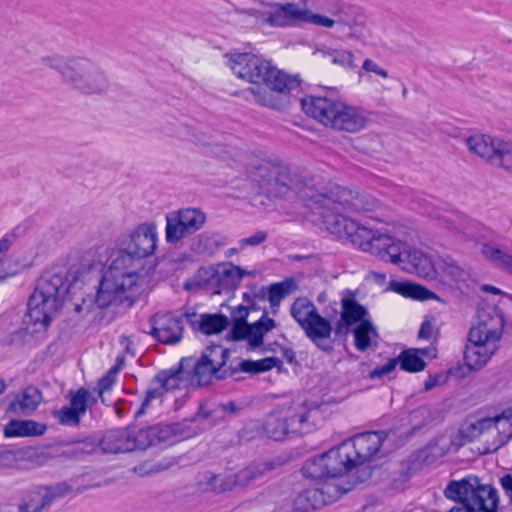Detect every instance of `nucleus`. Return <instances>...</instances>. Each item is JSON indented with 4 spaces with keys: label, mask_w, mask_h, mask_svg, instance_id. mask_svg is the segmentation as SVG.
<instances>
[{
    "label": "nucleus",
    "mask_w": 512,
    "mask_h": 512,
    "mask_svg": "<svg viewBox=\"0 0 512 512\" xmlns=\"http://www.w3.org/2000/svg\"><path fill=\"white\" fill-rule=\"evenodd\" d=\"M188 379H186L179 365H175L169 369L160 370L150 381V387L145 393L141 406L135 413V419L143 416L150 403L154 399L161 398L165 392L180 389L181 387H189Z\"/></svg>",
    "instance_id": "f3484780"
},
{
    "label": "nucleus",
    "mask_w": 512,
    "mask_h": 512,
    "mask_svg": "<svg viewBox=\"0 0 512 512\" xmlns=\"http://www.w3.org/2000/svg\"><path fill=\"white\" fill-rule=\"evenodd\" d=\"M220 350L221 344L212 343L202 351L200 357L188 356L180 359L178 365L190 387H207L213 383Z\"/></svg>",
    "instance_id": "ddd939ff"
},
{
    "label": "nucleus",
    "mask_w": 512,
    "mask_h": 512,
    "mask_svg": "<svg viewBox=\"0 0 512 512\" xmlns=\"http://www.w3.org/2000/svg\"><path fill=\"white\" fill-rule=\"evenodd\" d=\"M290 314L317 348L324 347L321 342L332 333V324L318 312L308 298H296L290 307Z\"/></svg>",
    "instance_id": "f8f14e48"
},
{
    "label": "nucleus",
    "mask_w": 512,
    "mask_h": 512,
    "mask_svg": "<svg viewBox=\"0 0 512 512\" xmlns=\"http://www.w3.org/2000/svg\"><path fill=\"white\" fill-rule=\"evenodd\" d=\"M153 316L150 321L153 326L150 334L161 344L174 345L181 341L183 333V315L175 317L171 312L161 316L157 321Z\"/></svg>",
    "instance_id": "5701e85b"
},
{
    "label": "nucleus",
    "mask_w": 512,
    "mask_h": 512,
    "mask_svg": "<svg viewBox=\"0 0 512 512\" xmlns=\"http://www.w3.org/2000/svg\"><path fill=\"white\" fill-rule=\"evenodd\" d=\"M510 439H512V430H509L508 433L505 431L498 430L496 437L493 441H486L483 443V449L480 452L481 455H487L497 452L500 448L505 446Z\"/></svg>",
    "instance_id": "6e6d98bb"
},
{
    "label": "nucleus",
    "mask_w": 512,
    "mask_h": 512,
    "mask_svg": "<svg viewBox=\"0 0 512 512\" xmlns=\"http://www.w3.org/2000/svg\"><path fill=\"white\" fill-rule=\"evenodd\" d=\"M335 20L338 24L352 28L354 26H362L365 23L366 17L361 7L345 3L338 18Z\"/></svg>",
    "instance_id": "37998d69"
},
{
    "label": "nucleus",
    "mask_w": 512,
    "mask_h": 512,
    "mask_svg": "<svg viewBox=\"0 0 512 512\" xmlns=\"http://www.w3.org/2000/svg\"><path fill=\"white\" fill-rule=\"evenodd\" d=\"M301 22L303 23H312L316 26H321L325 28H332L336 24V20L333 18H330L328 16L312 13L308 9L302 10V19Z\"/></svg>",
    "instance_id": "13d9d810"
},
{
    "label": "nucleus",
    "mask_w": 512,
    "mask_h": 512,
    "mask_svg": "<svg viewBox=\"0 0 512 512\" xmlns=\"http://www.w3.org/2000/svg\"><path fill=\"white\" fill-rule=\"evenodd\" d=\"M140 276L139 269H130L127 265H120L114 268V260L109 270L102 275L97 287L98 300L103 307H119L127 302L128 307H132L136 298L127 295V285L125 279H132ZM132 282L128 285L130 287Z\"/></svg>",
    "instance_id": "1a4fd4ad"
},
{
    "label": "nucleus",
    "mask_w": 512,
    "mask_h": 512,
    "mask_svg": "<svg viewBox=\"0 0 512 512\" xmlns=\"http://www.w3.org/2000/svg\"><path fill=\"white\" fill-rule=\"evenodd\" d=\"M189 419L170 424L157 423L147 426L151 447H168L175 444L180 439H187L193 435L192 429L187 424Z\"/></svg>",
    "instance_id": "4be33fe9"
},
{
    "label": "nucleus",
    "mask_w": 512,
    "mask_h": 512,
    "mask_svg": "<svg viewBox=\"0 0 512 512\" xmlns=\"http://www.w3.org/2000/svg\"><path fill=\"white\" fill-rule=\"evenodd\" d=\"M85 270L71 266L64 273L46 271L37 280L36 287L27 301L23 325L4 335L0 342L5 346L21 347L29 336L46 332L53 314L62 309L72 286L80 280Z\"/></svg>",
    "instance_id": "f257e3e1"
},
{
    "label": "nucleus",
    "mask_w": 512,
    "mask_h": 512,
    "mask_svg": "<svg viewBox=\"0 0 512 512\" xmlns=\"http://www.w3.org/2000/svg\"><path fill=\"white\" fill-rule=\"evenodd\" d=\"M272 462H264L257 465H250L236 473L219 474L218 488H214V493L220 494L232 491L237 487H246L252 482L262 477L265 473L274 469Z\"/></svg>",
    "instance_id": "412c9836"
},
{
    "label": "nucleus",
    "mask_w": 512,
    "mask_h": 512,
    "mask_svg": "<svg viewBox=\"0 0 512 512\" xmlns=\"http://www.w3.org/2000/svg\"><path fill=\"white\" fill-rule=\"evenodd\" d=\"M62 446H73L63 452V455L75 459L82 460L85 455L94 454L98 446V437L96 435H87L83 438H74L61 443Z\"/></svg>",
    "instance_id": "2f4dec72"
},
{
    "label": "nucleus",
    "mask_w": 512,
    "mask_h": 512,
    "mask_svg": "<svg viewBox=\"0 0 512 512\" xmlns=\"http://www.w3.org/2000/svg\"><path fill=\"white\" fill-rule=\"evenodd\" d=\"M52 416L58 420L60 425L70 427H78L83 417L69 405H65L59 410H53Z\"/></svg>",
    "instance_id": "3c124183"
},
{
    "label": "nucleus",
    "mask_w": 512,
    "mask_h": 512,
    "mask_svg": "<svg viewBox=\"0 0 512 512\" xmlns=\"http://www.w3.org/2000/svg\"><path fill=\"white\" fill-rule=\"evenodd\" d=\"M416 351L414 348H407L394 357L400 370L408 373H418L426 368V361Z\"/></svg>",
    "instance_id": "c9c22d12"
},
{
    "label": "nucleus",
    "mask_w": 512,
    "mask_h": 512,
    "mask_svg": "<svg viewBox=\"0 0 512 512\" xmlns=\"http://www.w3.org/2000/svg\"><path fill=\"white\" fill-rule=\"evenodd\" d=\"M448 381V375L444 373H437L434 375H429L428 378L424 381V390L430 391L437 386L443 385Z\"/></svg>",
    "instance_id": "338daca9"
},
{
    "label": "nucleus",
    "mask_w": 512,
    "mask_h": 512,
    "mask_svg": "<svg viewBox=\"0 0 512 512\" xmlns=\"http://www.w3.org/2000/svg\"><path fill=\"white\" fill-rule=\"evenodd\" d=\"M191 235L177 211L166 214L165 239L168 244H176Z\"/></svg>",
    "instance_id": "f704fd0d"
},
{
    "label": "nucleus",
    "mask_w": 512,
    "mask_h": 512,
    "mask_svg": "<svg viewBox=\"0 0 512 512\" xmlns=\"http://www.w3.org/2000/svg\"><path fill=\"white\" fill-rule=\"evenodd\" d=\"M42 401V392L35 386H27L16 398L11 401L6 409V414L30 415Z\"/></svg>",
    "instance_id": "bb28decb"
},
{
    "label": "nucleus",
    "mask_w": 512,
    "mask_h": 512,
    "mask_svg": "<svg viewBox=\"0 0 512 512\" xmlns=\"http://www.w3.org/2000/svg\"><path fill=\"white\" fill-rule=\"evenodd\" d=\"M358 290L345 289L342 291L340 319L351 325H357L371 319L368 309L356 300Z\"/></svg>",
    "instance_id": "a878e982"
},
{
    "label": "nucleus",
    "mask_w": 512,
    "mask_h": 512,
    "mask_svg": "<svg viewBox=\"0 0 512 512\" xmlns=\"http://www.w3.org/2000/svg\"><path fill=\"white\" fill-rule=\"evenodd\" d=\"M230 330L226 334V340L232 342L248 341L247 349L250 350V328L249 322L230 320Z\"/></svg>",
    "instance_id": "603ef678"
},
{
    "label": "nucleus",
    "mask_w": 512,
    "mask_h": 512,
    "mask_svg": "<svg viewBox=\"0 0 512 512\" xmlns=\"http://www.w3.org/2000/svg\"><path fill=\"white\" fill-rule=\"evenodd\" d=\"M147 426L136 430V425L114 428L98 437V446L104 454H119L151 447Z\"/></svg>",
    "instance_id": "9b49d317"
},
{
    "label": "nucleus",
    "mask_w": 512,
    "mask_h": 512,
    "mask_svg": "<svg viewBox=\"0 0 512 512\" xmlns=\"http://www.w3.org/2000/svg\"><path fill=\"white\" fill-rule=\"evenodd\" d=\"M157 241L154 222L139 224L131 232L121 234L116 240L118 256L114 259V268L127 265L131 269L135 262L153 255L157 248Z\"/></svg>",
    "instance_id": "0eeeda50"
},
{
    "label": "nucleus",
    "mask_w": 512,
    "mask_h": 512,
    "mask_svg": "<svg viewBox=\"0 0 512 512\" xmlns=\"http://www.w3.org/2000/svg\"><path fill=\"white\" fill-rule=\"evenodd\" d=\"M410 268L403 267L409 271L415 272L418 276L424 279H434L437 270L434 263L428 255L420 250L414 249L407 252V260Z\"/></svg>",
    "instance_id": "c756f323"
},
{
    "label": "nucleus",
    "mask_w": 512,
    "mask_h": 512,
    "mask_svg": "<svg viewBox=\"0 0 512 512\" xmlns=\"http://www.w3.org/2000/svg\"><path fill=\"white\" fill-rule=\"evenodd\" d=\"M302 10L297 4L288 2L278 3L269 12H262L253 8L243 12L255 18H262L263 22L270 27L285 28L298 26L301 23Z\"/></svg>",
    "instance_id": "aec40b11"
},
{
    "label": "nucleus",
    "mask_w": 512,
    "mask_h": 512,
    "mask_svg": "<svg viewBox=\"0 0 512 512\" xmlns=\"http://www.w3.org/2000/svg\"><path fill=\"white\" fill-rule=\"evenodd\" d=\"M389 289L405 298L417 301L436 300L443 302L442 298L427 287L408 280H391Z\"/></svg>",
    "instance_id": "cd10ccee"
},
{
    "label": "nucleus",
    "mask_w": 512,
    "mask_h": 512,
    "mask_svg": "<svg viewBox=\"0 0 512 512\" xmlns=\"http://www.w3.org/2000/svg\"><path fill=\"white\" fill-rule=\"evenodd\" d=\"M225 57L238 78L258 85L244 91L255 102L279 111H284L291 105L288 94L300 86L301 79L298 74L289 75L263 56L251 52L228 53Z\"/></svg>",
    "instance_id": "f03ea898"
},
{
    "label": "nucleus",
    "mask_w": 512,
    "mask_h": 512,
    "mask_svg": "<svg viewBox=\"0 0 512 512\" xmlns=\"http://www.w3.org/2000/svg\"><path fill=\"white\" fill-rule=\"evenodd\" d=\"M185 225L193 235L199 231L206 221V215L198 208H183L177 210Z\"/></svg>",
    "instance_id": "de8ad7c7"
},
{
    "label": "nucleus",
    "mask_w": 512,
    "mask_h": 512,
    "mask_svg": "<svg viewBox=\"0 0 512 512\" xmlns=\"http://www.w3.org/2000/svg\"><path fill=\"white\" fill-rule=\"evenodd\" d=\"M458 483L457 480H451L444 490V495L447 499L464 505V500L467 499V497L461 496Z\"/></svg>",
    "instance_id": "0e129e2a"
},
{
    "label": "nucleus",
    "mask_w": 512,
    "mask_h": 512,
    "mask_svg": "<svg viewBox=\"0 0 512 512\" xmlns=\"http://www.w3.org/2000/svg\"><path fill=\"white\" fill-rule=\"evenodd\" d=\"M249 176L268 197L281 198L295 191L297 175L278 159H261L249 168Z\"/></svg>",
    "instance_id": "6e6552de"
},
{
    "label": "nucleus",
    "mask_w": 512,
    "mask_h": 512,
    "mask_svg": "<svg viewBox=\"0 0 512 512\" xmlns=\"http://www.w3.org/2000/svg\"><path fill=\"white\" fill-rule=\"evenodd\" d=\"M319 7L324 9L327 13L338 18L341 9H343L345 2L342 0H316Z\"/></svg>",
    "instance_id": "e2e57ef3"
},
{
    "label": "nucleus",
    "mask_w": 512,
    "mask_h": 512,
    "mask_svg": "<svg viewBox=\"0 0 512 512\" xmlns=\"http://www.w3.org/2000/svg\"><path fill=\"white\" fill-rule=\"evenodd\" d=\"M469 151L486 159L494 166L508 170L512 155V142L486 134L471 135L466 139Z\"/></svg>",
    "instance_id": "2eb2a0df"
},
{
    "label": "nucleus",
    "mask_w": 512,
    "mask_h": 512,
    "mask_svg": "<svg viewBox=\"0 0 512 512\" xmlns=\"http://www.w3.org/2000/svg\"><path fill=\"white\" fill-rule=\"evenodd\" d=\"M471 437L459 426L457 431L450 435V448L453 452H458L465 445L472 443Z\"/></svg>",
    "instance_id": "bf43d9fd"
},
{
    "label": "nucleus",
    "mask_w": 512,
    "mask_h": 512,
    "mask_svg": "<svg viewBox=\"0 0 512 512\" xmlns=\"http://www.w3.org/2000/svg\"><path fill=\"white\" fill-rule=\"evenodd\" d=\"M492 309L498 318L499 327L489 328L488 320L493 319L492 314L478 309V320L471 326L467 334L464 364L449 368L448 377L463 379L472 371L481 370L499 349L498 342L501 340L506 319L503 310L498 305H494Z\"/></svg>",
    "instance_id": "20e7f679"
},
{
    "label": "nucleus",
    "mask_w": 512,
    "mask_h": 512,
    "mask_svg": "<svg viewBox=\"0 0 512 512\" xmlns=\"http://www.w3.org/2000/svg\"><path fill=\"white\" fill-rule=\"evenodd\" d=\"M281 365V359L275 356L265 357L259 360L244 359L238 364V372L257 375L268 372Z\"/></svg>",
    "instance_id": "e433bc0d"
},
{
    "label": "nucleus",
    "mask_w": 512,
    "mask_h": 512,
    "mask_svg": "<svg viewBox=\"0 0 512 512\" xmlns=\"http://www.w3.org/2000/svg\"><path fill=\"white\" fill-rule=\"evenodd\" d=\"M218 277V269L209 267H200L194 274L192 279H188L184 282L183 288L186 291H193L200 289L205 286L211 285L216 287V278Z\"/></svg>",
    "instance_id": "4c0bfd02"
},
{
    "label": "nucleus",
    "mask_w": 512,
    "mask_h": 512,
    "mask_svg": "<svg viewBox=\"0 0 512 512\" xmlns=\"http://www.w3.org/2000/svg\"><path fill=\"white\" fill-rule=\"evenodd\" d=\"M346 490L338 485L310 486L297 493L293 501L295 512H314L337 501Z\"/></svg>",
    "instance_id": "6ab92c4d"
},
{
    "label": "nucleus",
    "mask_w": 512,
    "mask_h": 512,
    "mask_svg": "<svg viewBox=\"0 0 512 512\" xmlns=\"http://www.w3.org/2000/svg\"><path fill=\"white\" fill-rule=\"evenodd\" d=\"M307 207L313 213H319L326 230L339 238L350 240L353 245L361 248L370 229L357 223L343 214L344 211H370L375 207V199L366 198L358 192L336 186L329 194H313Z\"/></svg>",
    "instance_id": "7ed1b4c3"
},
{
    "label": "nucleus",
    "mask_w": 512,
    "mask_h": 512,
    "mask_svg": "<svg viewBox=\"0 0 512 512\" xmlns=\"http://www.w3.org/2000/svg\"><path fill=\"white\" fill-rule=\"evenodd\" d=\"M47 426L31 419H12L4 427L5 438L37 437L45 434Z\"/></svg>",
    "instance_id": "c85d7f7f"
},
{
    "label": "nucleus",
    "mask_w": 512,
    "mask_h": 512,
    "mask_svg": "<svg viewBox=\"0 0 512 512\" xmlns=\"http://www.w3.org/2000/svg\"><path fill=\"white\" fill-rule=\"evenodd\" d=\"M473 481L476 483L474 491L470 497L464 500V512H480L488 505L487 495L490 494L492 489H496L493 485L480 483L478 476H473Z\"/></svg>",
    "instance_id": "72a5a7b5"
},
{
    "label": "nucleus",
    "mask_w": 512,
    "mask_h": 512,
    "mask_svg": "<svg viewBox=\"0 0 512 512\" xmlns=\"http://www.w3.org/2000/svg\"><path fill=\"white\" fill-rule=\"evenodd\" d=\"M221 417L222 416H219V408L217 407V404H213L212 407H207L206 403L200 402L197 411L191 418H189V421L196 422L199 419H212L213 425H219L221 424Z\"/></svg>",
    "instance_id": "5fc2aeb1"
},
{
    "label": "nucleus",
    "mask_w": 512,
    "mask_h": 512,
    "mask_svg": "<svg viewBox=\"0 0 512 512\" xmlns=\"http://www.w3.org/2000/svg\"><path fill=\"white\" fill-rule=\"evenodd\" d=\"M481 252L484 257L497 263L504 271L512 276V255L488 243L482 245Z\"/></svg>",
    "instance_id": "c03bdc74"
},
{
    "label": "nucleus",
    "mask_w": 512,
    "mask_h": 512,
    "mask_svg": "<svg viewBox=\"0 0 512 512\" xmlns=\"http://www.w3.org/2000/svg\"><path fill=\"white\" fill-rule=\"evenodd\" d=\"M447 451L439 446L437 440L429 441L423 448L411 453V462H421L431 465L446 455Z\"/></svg>",
    "instance_id": "ea45409f"
},
{
    "label": "nucleus",
    "mask_w": 512,
    "mask_h": 512,
    "mask_svg": "<svg viewBox=\"0 0 512 512\" xmlns=\"http://www.w3.org/2000/svg\"><path fill=\"white\" fill-rule=\"evenodd\" d=\"M353 325L343 322L342 319H338L335 326H332V333L329 334L327 339H324L321 344L324 347L318 348L320 351L330 355L334 352V345L340 344L341 341H346L348 335L352 333Z\"/></svg>",
    "instance_id": "58836bf2"
},
{
    "label": "nucleus",
    "mask_w": 512,
    "mask_h": 512,
    "mask_svg": "<svg viewBox=\"0 0 512 512\" xmlns=\"http://www.w3.org/2000/svg\"><path fill=\"white\" fill-rule=\"evenodd\" d=\"M396 360L394 358H390L384 365L378 366L375 369L371 370L369 373V378L371 380L381 379L384 376L390 374L396 369Z\"/></svg>",
    "instance_id": "680f3d73"
},
{
    "label": "nucleus",
    "mask_w": 512,
    "mask_h": 512,
    "mask_svg": "<svg viewBox=\"0 0 512 512\" xmlns=\"http://www.w3.org/2000/svg\"><path fill=\"white\" fill-rule=\"evenodd\" d=\"M72 487L65 481L50 485H35L26 490L17 503H7L0 512H43L48 510L52 503L63 498Z\"/></svg>",
    "instance_id": "9d476101"
},
{
    "label": "nucleus",
    "mask_w": 512,
    "mask_h": 512,
    "mask_svg": "<svg viewBox=\"0 0 512 512\" xmlns=\"http://www.w3.org/2000/svg\"><path fill=\"white\" fill-rule=\"evenodd\" d=\"M183 317L193 330L207 336L220 334L230 326V319L220 312L203 313L199 319L196 312H185Z\"/></svg>",
    "instance_id": "b1692460"
},
{
    "label": "nucleus",
    "mask_w": 512,
    "mask_h": 512,
    "mask_svg": "<svg viewBox=\"0 0 512 512\" xmlns=\"http://www.w3.org/2000/svg\"><path fill=\"white\" fill-rule=\"evenodd\" d=\"M473 417L468 416L463 423H461V427L464 431L471 437V440L474 442L478 439L482 434L491 430L496 426V420L493 417H482L480 419H475L472 421Z\"/></svg>",
    "instance_id": "a19ab883"
},
{
    "label": "nucleus",
    "mask_w": 512,
    "mask_h": 512,
    "mask_svg": "<svg viewBox=\"0 0 512 512\" xmlns=\"http://www.w3.org/2000/svg\"><path fill=\"white\" fill-rule=\"evenodd\" d=\"M268 309L263 308L262 316L255 322H249L250 328V351H254L264 344V337L277 327L275 319L268 316Z\"/></svg>",
    "instance_id": "7c9ffc66"
},
{
    "label": "nucleus",
    "mask_w": 512,
    "mask_h": 512,
    "mask_svg": "<svg viewBox=\"0 0 512 512\" xmlns=\"http://www.w3.org/2000/svg\"><path fill=\"white\" fill-rule=\"evenodd\" d=\"M220 245L216 234L204 232L193 241L191 249L197 254L212 255L219 249Z\"/></svg>",
    "instance_id": "49530a36"
},
{
    "label": "nucleus",
    "mask_w": 512,
    "mask_h": 512,
    "mask_svg": "<svg viewBox=\"0 0 512 512\" xmlns=\"http://www.w3.org/2000/svg\"><path fill=\"white\" fill-rule=\"evenodd\" d=\"M335 88H329L324 96L300 99L303 112L319 123L334 130L356 133L366 128L368 118L355 106L334 99Z\"/></svg>",
    "instance_id": "39448f33"
},
{
    "label": "nucleus",
    "mask_w": 512,
    "mask_h": 512,
    "mask_svg": "<svg viewBox=\"0 0 512 512\" xmlns=\"http://www.w3.org/2000/svg\"><path fill=\"white\" fill-rule=\"evenodd\" d=\"M238 266L229 263L228 268L222 271L218 269V277L216 278V287L219 289L236 290L240 282L236 278Z\"/></svg>",
    "instance_id": "09e8293b"
},
{
    "label": "nucleus",
    "mask_w": 512,
    "mask_h": 512,
    "mask_svg": "<svg viewBox=\"0 0 512 512\" xmlns=\"http://www.w3.org/2000/svg\"><path fill=\"white\" fill-rule=\"evenodd\" d=\"M408 245L393 236L381 234L370 229L361 249L376 255L379 259L393 264L404 263L407 260Z\"/></svg>",
    "instance_id": "dca6fc26"
},
{
    "label": "nucleus",
    "mask_w": 512,
    "mask_h": 512,
    "mask_svg": "<svg viewBox=\"0 0 512 512\" xmlns=\"http://www.w3.org/2000/svg\"><path fill=\"white\" fill-rule=\"evenodd\" d=\"M69 406L84 416L89 408L90 392L85 388L69 392Z\"/></svg>",
    "instance_id": "864d4df0"
},
{
    "label": "nucleus",
    "mask_w": 512,
    "mask_h": 512,
    "mask_svg": "<svg viewBox=\"0 0 512 512\" xmlns=\"http://www.w3.org/2000/svg\"><path fill=\"white\" fill-rule=\"evenodd\" d=\"M473 476L474 475H469L460 480H457V482H459L458 487L460 489L461 496L470 497L473 493L474 487L476 486V483L473 481Z\"/></svg>",
    "instance_id": "774afa93"
},
{
    "label": "nucleus",
    "mask_w": 512,
    "mask_h": 512,
    "mask_svg": "<svg viewBox=\"0 0 512 512\" xmlns=\"http://www.w3.org/2000/svg\"><path fill=\"white\" fill-rule=\"evenodd\" d=\"M217 407L219 408V416H222L221 423L225 422L227 418L239 416L245 409V405L234 400L218 403Z\"/></svg>",
    "instance_id": "4d7b16f0"
},
{
    "label": "nucleus",
    "mask_w": 512,
    "mask_h": 512,
    "mask_svg": "<svg viewBox=\"0 0 512 512\" xmlns=\"http://www.w3.org/2000/svg\"><path fill=\"white\" fill-rule=\"evenodd\" d=\"M320 461H325V468L329 472L330 478H338L343 474L355 469V462L351 454L345 450L343 452L342 442L326 452L320 454Z\"/></svg>",
    "instance_id": "393cba45"
},
{
    "label": "nucleus",
    "mask_w": 512,
    "mask_h": 512,
    "mask_svg": "<svg viewBox=\"0 0 512 512\" xmlns=\"http://www.w3.org/2000/svg\"><path fill=\"white\" fill-rule=\"evenodd\" d=\"M309 410L301 414L284 415L282 412L269 413L262 424L265 435L274 441H283L301 433V426L308 420Z\"/></svg>",
    "instance_id": "a211bd4d"
},
{
    "label": "nucleus",
    "mask_w": 512,
    "mask_h": 512,
    "mask_svg": "<svg viewBox=\"0 0 512 512\" xmlns=\"http://www.w3.org/2000/svg\"><path fill=\"white\" fill-rule=\"evenodd\" d=\"M332 62L349 69H355L358 65L354 64V56L346 50H334L332 53Z\"/></svg>",
    "instance_id": "052dcab7"
},
{
    "label": "nucleus",
    "mask_w": 512,
    "mask_h": 512,
    "mask_svg": "<svg viewBox=\"0 0 512 512\" xmlns=\"http://www.w3.org/2000/svg\"><path fill=\"white\" fill-rule=\"evenodd\" d=\"M370 331H373V322L371 319L364 320L353 327L354 345L358 351L365 352L371 347Z\"/></svg>",
    "instance_id": "a18cd8bd"
},
{
    "label": "nucleus",
    "mask_w": 512,
    "mask_h": 512,
    "mask_svg": "<svg viewBox=\"0 0 512 512\" xmlns=\"http://www.w3.org/2000/svg\"><path fill=\"white\" fill-rule=\"evenodd\" d=\"M320 454L312 458L307 459L302 468V475L313 481H322L330 479L329 472L325 468V461H320Z\"/></svg>",
    "instance_id": "79ce46f5"
},
{
    "label": "nucleus",
    "mask_w": 512,
    "mask_h": 512,
    "mask_svg": "<svg viewBox=\"0 0 512 512\" xmlns=\"http://www.w3.org/2000/svg\"><path fill=\"white\" fill-rule=\"evenodd\" d=\"M298 288V283L293 277H287L282 281L274 282L268 286V301L275 316L282 300Z\"/></svg>",
    "instance_id": "473e14b6"
},
{
    "label": "nucleus",
    "mask_w": 512,
    "mask_h": 512,
    "mask_svg": "<svg viewBox=\"0 0 512 512\" xmlns=\"http://www.w3.org/2000/svg\"><path fill=\"white\" fill-rule=\"evenodd\" d=\"M41 61L58 71L65 83L84 95H101L110 83L103 70L85 57H43Z\"/></svg>",
    "instance_id": "423d86ee"
},
{
    "label": "nucleus",
    "mask_w": 512,
    "mask_h": 512,
    "mask_svg": "<svg viewBox=\"0 0 512 512\" xmlns=\"http://www.w3.org/2000/svg\"><path fill=\"white\" fill-rule=\"evenodd\" d=\"M219 474H215L211 471H205L202 474L201 485L205 491L214 492V488H218Z\"/></svg>",
    "instance_id": "69168bd1"
},
{
    "label": "nucleus",
    "mask_w": 512,
    "mask_h": 512,
    "mask_svg": "<svg viewBox=\"0 0 512 512\" xmlns=\"http://www.w3.org/2000/svg\"><path fill=\"white\" fill-rule=\"evenodd\" d=\"M382 431H370L355 435L354 437L342 441L343 452L347 450L351 454L355 469H357L356 482L366 481L372 474L368 467H362L369 462L380 450L385 439Z\"/></svg>",
    "instance_id": "4468645a"
},
{
    "label": "nucleus",
    "mask_w": 512,
    "mask_h": 512,
    "mask_svg": "<svg viewBox=\"0 0 512 512\" xmlns=\"http://www.w3.org/2000/svg\"><path fill=\"white\" fill-rule=\"evenodd\" d=\"M229 357H230V350L221 345L219 359H218V362H216V372H215L214 380L222 381V380L232 377L236 373H238V366L226 367Z\"/></svg>",
    "instance_id": "8fccbe9b"
}]
</instances>
